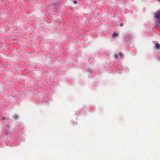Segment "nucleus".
<instances>
[{"label":"nucleus","instance_id":"nucleus-1","mask_svg":"<svg viewBox=\"0 0 160 160\" xmlns=\"http://www.w3.org/2000/svg\"><path fill=\"white\" fill-rule=\"evenodd\" d=\"M155 17L158 20V23L160 24V10L156 12Z\"/></svg>","mask_w":160,"mask_h":160},{"label":"nucleus","instance_id":"nucleus-2","mask_svg":"<svg viewBox=\"0 0 160 160\" xmlns=\"http://www.w3.org/2000/svg\"><path fill=\"white\" fill-rule=\"evenodd\" d=\"M13 118L14 119H15V120H17L18 119V118H19V116L18 115H17V114H15V115H14L13 116Z\"/></svg>","mask_w":160,"mask_h":160},{"label":"nucleus","instance_id":"nucleus-3","mask_svg":"<svg viewBox=\"0 0 160 160\" xmlns=\"http://www.w3.org/2000/svg\"><path fill=\"white\" fill-rule=\"evenodd\" d=\"M118 36V33H116V32H114L112 35V37L113 38L115 37H117Z\"/></svg>","mask_w":160,"mask_h":160},{"label":"nucleus","instance_id":"nucleus-4","mask_svg":"<svg viewBox=\"0 0 160 160\" xmlns=\"http://www.w3.org/2000/svg\"><path fill=\"white\" fill-rule=\"evenodd\" d=\"M155 48L156 49H158L160 48V45L159 44H156L155 45Z\"/></svg>","mask_w":160,"mask_h":160},{"label":"nucleus","instance_id":"nucleus-5","mask_svg":"<svg viewBox=\"0 0 160 160\" xmlns=\"http://www.w3.org/2000/svg\"><path fill=\"white\" fill-rule=\"evenodd\" d=\"M2 119L3 120L6 119V120H8V118L7 117H3L2 118Z\"/></svg>","mask_w":160,"mask_h":160},{"label":"nucleus","instance_id":"nucleus-6","mask_svg":"<svg viewBox=\"0 0 160 160\" xmlns=\"http://www.w3.org/2000/svg\"><path fill=\"white\" fill-rule=\"evenodd\" d=\"M119 54L120 56V58H121L123 56V53L122 52H120Z\"/></svg>","mask_w":160,"mask_h":160},{"label":"nucleus","instance_id":"nucleus-7","mask_svg":"<svg viewBox=\"0 0 160 160\" xmlns=\"http://www.w3.org/2000/svg\"><path fill=\"white\" fill-rule=\"evenodd\" d=\"M114 58L115 59H117L118 58V55L117 54H116L114 55Z\"/></svg>","mask_w":160,"mask_h":160},{"label":"nucleus","instance_id":"nucleus-8","mask_svg":"<svg viewBox=\"0 0 160 160\" xmlns=\"http://www.w3.org/2000/svg\"><path fill=\"white\" fill-rule=\"evenodd\" d=\"M73 3L75 4H76L77 3V1H75V0H74L73 2Z\"/></svg>","mask_w":160,"mask_h":160},{"label":"nucleus","instance_id":"nucleus-9","mask_svg":"<svg viewBox=\"0 0 160 160\" xmlns=\"http://www.w3.org/2000/svg\"><path fill=\"white\" fill-rule=\"evenodd\" d=\"M123 26V24L122 23H121L120 24V26L121 27H122Z\"/></svg>","mask_w":160,"mask_h":160},{"label":"nucleus","instance_id":"nucleus-10","mask_svg":"<svg viewBox=\"0 0 160 160\" xmlns=\"http://www.w3.org/2000/svg\"><path fill=\"white\" fill-rule=\"evenodd\" d=\"M132 39V37L131 36H130V39Z\"/></svg>","mask_w":160,"mask_h":160},{"label":"nucleus","instance_id":"nucleus-11","mask_svg":"<svg viewBox=\"0 0 160 160\" xmlns=\"http://www.w3.org/2000/svg\"><path fill=\"white\" fill-rule=\"evenodd\" d=\"M158 1H159V2H160V0H158Z\"/></svg>","mask_w":160,"mask_h":160}]
</instances>
